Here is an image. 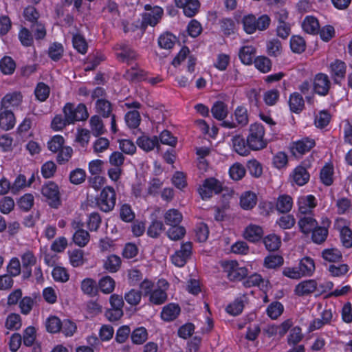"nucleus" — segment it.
I'll list each match as a JSON object with an SVG mask.
<instances>
[{
    "mask_svg": "<svg viewBox=\"0 0 352 352\" xmlns=\"http://www.w3.org/2000/svg\"><path fill=\"white\" fill-rule=\"evenodd\" d=\"M270 21V18L266 14L256 19L254 15L249 14L243 16L241 19L243 29L248 34H252L256 30H266L269 27Z\"/></svg>",
    "mask_w": 352,
    "mask_h": 352,
    "instance_id": "nucleus-1",
    "label": "nucleus"
},
{
    "mask_svg": "<svg viewBox=\"0 0 352 352\" xmlns=\"http://www.w3.org/2000/svg\"><path fill=\"white\" fill-rule=\"evenodd\" d=\"M264 135L265 129L261 124L254 123L250 126L247 143L251 150L258 151L267 146V141L265 139Z\"/></svg>",
    "mask_w": 352,
    "mask_h": 352,
    "instance_id": "nucleus-2",
    "label": "nucleus"
},
{
    "mask_svg": "<svg viewBox=\"0 0 352 352\" xmlns=\"http://www.w3.org/2000/svg\"><path fill=\"white\" fill-rule=\"evenodd\" d=\"M63 113L69 124L85 120L89 116L87 107L83 104H78L75 107L72 103H67L63 107Z\"/></svg>",
    "mask_w": 352,
    "mask_h": 352,
    "instance_id": "nucleus-3",
    "label": "nucleus"
},
{
    "mask_svg": "<svg viewBox=\"0 0 352 352\" xmlns=\"http://www.w3.org/2000/svg\"><path fill=\"white\" fill-rule=\"evenodd\" d=\"M116 195L113 188L106 186L104 188L96 199L98 208L103 212L111 211L116 205Z\"/></svg>",
    "mask_w": 352,
    "mask_h": 352,
    "instance_id": "nucleus-4",
    "label": "nucleus"
},
{
    "mask_svg": "<svg viewBox=\"0 0 352 352\" xmlns=\"http://www.w3.org/2000/svg\"><path fill=\"white\" fill-rule=\"evenodd\" d=\"M350 223L344 218H338L334 223L335 228L340 233V241L344 247H352V230L349 228Z\"/></svg>",
    "mask_w": 352,
    "mask_h": 352,
    "instance_id": "nucleus-5",
    "label": "nucleus"
},
{
    "mask_svg": "<svg viewBox=\"0 0 352 352\" xmlns=\"http://www.w3.org/2000/svg\"><path fill=\"white\" fill-rule=\"evenodd\" d=\"M41 193L51 207L57 208L60 204L59 188L55 183L49 182L44 184L41 188Z\"/></svg>",
    "mask_w": 352,
    "mask_h": 352,
    "instance_id": "nucleus-6",
    "label": "nucleus"
},
{
    "mask_svg": "<svg viewBox=\"0 0 352 352\" xmlns=\"http://www.w3.org/2000/svg\"><path fill=\"white\" fill-rule=\"evenodd\" d=\"M146 12L142 15V25H156L160 21L163 15V10L159 6L152 7L149 4L144 6Z\"/></svg>",
    "mask_w": 352,
    "mask_h": 352,
    "instance_id": "nucleus-7",
    "label": "nucleus"
},
{
    "mask_svg": "<svg viewBox=\"0 0 352 352\" xmlns=\"http://www.w3.org/2000/svg\"><path fill=\"white\" fill-rule=\"evenodd\" d=\"M223 265L228 278L231 280H240L248 274L247 268L240 267L236 261H226Z\"/></svg>",
    "mask_w": 352,
    "mask_h": 352,
    "instance_id": "nucleus-8",
    "label": "nucleus"
},
{
    "mask_svg": "<svg viewBox=\"0 0 352 352\" xmlns=\"http://www.w3.org/2000/svg\"><path fill=\"white\" fill-rule=\"evenodd\" d=\"M192 252V243L186 242L182 244L179 250H177L170 257L172 263L179 267H183L189 258Z\"/></svg>",
    "mask_w": 352,
    "mask_h": 352,
    "instance_id": "nucleus-9",
    "label": "nucleus"
},
{
    "mask_svg": "<svg viewBox=\"0 0 352 352\" xmlns=\"http://www.w3.org/2000/svg\"><path fill=\"white\" fill-rule=\"evenodd\" d=\"M168 287V283L166 280H160L157 283V287L154 289L148 295L149 301L154 305L163 304L167 299L166 291Z\"/></svg>",
    "mask_w": 352,
    "mask_h": 352,
    "instance_id": "nucleus-10",
    "label": "nucleus"
},
{
    "mask_svg": "<svg viewBox=\"0 0 352 352\" xmlns=\"http://www.w3.org/2000/svg\"><path fill=\"white\" fill-rule=\"evenodd\" d=\"M221 191V185L219 182L214 178L205 180L199 188V192L203 199L210 198L212 195L219 193Z\"/></svg>",
    "mask_w": 352,
    "mask_h": 352,
    "instance_id": "nucleus-11",
    "label": "nucleus"
},
{
    "mask_svg": "<svg viewBox=\"0 0 352 352\" xmlns=\"http://www.w3.org/2000/svg\"><path fill=\"white\" fill-rule=\"evenodd\" d=\"M329 76L323 73L316 74L314 78L313 86L314 91L320 96H326L331 87Z\"/></svg>",
    "mask_w": 352,
    "mask_h": 352,
    "instance_id": "nucleus-12",
    "label": "nucleus"
},
{
    "mask_svg": "<svg viewBox=\"0 0 352 352\" xmlns=\"http://www.w3.org/2000/svg\"><path fill=\"white\" fill-rule=\"evenodd\" d=\"M297 204L299 214H311L313 210L317 206V200L314 195H303L298 198Z\"/></svg>",
    "mask_w": 352,
    "mask_h": 352,
    "instance_id": "nucleus-13",
    "label": "nucleus"
},
{
    "mask_svg": "<svg viewBox=\"0 0 352 352\" xmlns=\"http://www.w3.org/2000/svg\"><path fill=\"white\" fill-rule=\"evenodd\" d=\"M309 173L302 166H296L289 175V179L292 185L304 186L309 180Z\"/></svg>",
    "mask_w": 352,
    "mask_h": 352,
    "instance_id": "nucleus-14",
    "label": "nucleus"
},
{
    "mask_svg": "<svg viewBox=\"0 0 352 352\" xmlns=\"http://www.w3.org/2000/svg\"><path fill=\"white\" fill-rule=\"evenodd\" d=\"M315 146V141L308 138L294 142L290 147L291 152L294 156L302 155L309 151Z\"/></svg>",
    "mask_w": 352,
    "mask_h": 352,
    "instance_id": "nucleus-15",
    "label": "nucleus"
},
{
    "mask_svg": "<svg viewBox=\"0 0 352 352\" xmlns=\"http://www.w3.org/2000/svg\"><path fill=\"white\" fill-rule=\"evenodd\" d=\"M22 267L24 269L23 276L29 278L32 275V267L36 265L37 258L32 251L25 250L21 254Z\"/></svg>",
    "mask_w": 352,
    "mask_h": 352,
    "instance_id": "nucleus-16",
    "label": "nucleus"
},
{
    "mask_svg": "<svg viewBox=\"0 0 352 352\" xmlns=\"http://www.w3.org/2000/svg\"><path fill=\"white\" fill-rule=\"evenodd\" d=\"M263 235V228L260 226L253 223L247 226L243 232V238L251 243L259 241L262 239Z\"/></svg>",
    "mask_w": 352,
    "mask_h": 352,
    "instance_id": "nucleus-17",
    "label": "nucleus"
},
{
    "mask_svg": "<svg viewBox=\"0 0 352 352\" xmlns=\"http://www.w3.org/2000/svg\"><path fill=\"white\" fill-rule=\"evenodd\" d=\"M177 7L183 9L184 14L188 17L195 16L200 7L198 0H175Z\"/></svg>",
    "mask_w": 352,
    "mask_h": 352,
    "instance_id": "nucleus-18",
    "label": "nucleus"
},
{
    "mask_svg": "<svg viewBox=\"0 0 352 352\" xmlns=\"http://www.w3.org/2000/svg\"><path fill=\"white\" fill-rule=\"evenodd\" d=\"M16 123L14 113L10 109L4 108L0 110V128L4 131L12 129Z\"/></svg>",
    "mask_w": 352,
    "mask_h": 352,
    "instance_id": "nucleus-19",
    "label": "nucleus"
},
{
    "mask_svg": "<svg viewBox=\"0 0 352 352\" xmlns=\"http://www.w3.org/2000/svg\"><path fill=\"white\" fill-rule=\"evenodd\" d=\"M72 226L74 229H78L73 235V241L74 243L80 247L86 246L90 240V235L89 232L85 230L80 229V225L74 222Z\"/></svg>",
    "mask_w": 352,
    "mask_h": 352,
    "instance_id": "nucleus-20",
    "label": "nucleus"
},
{
    "mask_svg": "<svg viewBox=\"0 0 352 352\" xmlns=\"http://www.w3.org/2000/svg\"><path fill=\"white\" fill-rule=\"evenodd\" d=\"M23 96L19 92L7 94L1 100L2 108L8 109L10 107H18L21 104Z\"/></svg>",
    "mask_w": 352,
    "mask_h": 352,
    "instance_id": "nucleus-21",
    "label": "nucleus"
},
{
    "mask_svg": "<svg viewBox=\"0 0 352 352\" xmlns=\"http://www.w3.org/2000/svg\"><path fill=\"white\" fill-rule=\"evenodd\" d=\"M317 225L316 220L311 214H299L298 226L303 233H310Z\"/></svg>",
    "mask_w": 352,
    "mask_h": 352,
    "instance_id": "nucleus-22",
    "label": "nucleus"
},
{
    "mask_svg": "<svg viewBox=\"0 0 352 352\" xmlns=\"http://www.w3.org/2000/svg\"><path fill=\"white\" fill-rule=\"evenodd\" d=\"M232 148L234 151L241 156H247L250 153V148L247 140L240 136H234L232 139Z\"/></svg>",
    "mask_w": 352,
    "mask_h": 352,
    "instance_id": "nucleus-23",
    "label": "nucleus"
},
{
    "mask_svg": "<svg viewBox=\"0 0 352 352\" xmlns=\"http://www.w3.org/2000/svg\"><path fill=\"white\" fill-rule=\"evenodd\" d=\"M317 287L314 280H304L298 283L295 288V293L298 296L307 295L314 292Z\"/></svg>",
    "mask_w": 352,
    "mask_h": 352,
    "instance_id": "nucleus-24",
    "label": "nucleus"
},
{
    "mask_svg": "<svg viewBox=\"0 0 352 352\" xmlns=\"http://www.w3.org/2000/svg\"><path fill=\"white\" fill-rule=\"evenodd\" d=\"M137 144L140 148L148 152L159 145L158 138L157 136L150 138L143 135L138 138Z\"/></svg>",
    "mask_w": 352,
    "mask_h": 352,
    "instance_id": "nucleus-25",
    "label": "nucleus"
},
{
    "mask_svg": "<svg viewBox=\"0 0 352 352\" xmlns=\"http://www.w3.org/2000/svg\"><path fill=\"white\" fill-rule=\"evenodd\" d=\"M256 54V49L252 45H245L242 47L239 52V56L241 61L245 65L252 64Z\"/></svg>",
    "mask_w": 352,
    "mask_h": 352,
    "instance_id": "nucleus-26",
    "label": "nucleus"
},
{
    "mask_svg": "<svg viewBox=\"0 0 352 352\" xmlns=\"http://www.w3.org/2000/svg\"><path fill=\"white\" fill-rule=\"evenodd\" d=\"M257 203L256 195L251 191L243 192L240 198V205L244 210L253 208Z\"/></svg>",
    "mask_w": 352,
    "mask_h": 352,
    "instance_id": "nucleus-27",
    "label": "nucleus"
},
{
    "mask_svg": "<svg viewBox=\"0 0 352 352\" xmlns=\"http://www.w3.org/2000/svg\"><path fill=\"white\" fill-rule=\"evenodd\" d=\"M179 312L180 308L177 305L170 303L163 308L161 317L165 321H171L177 317Z\"/></svg>",
    "mask_w": 352,
    "mask_h": 352,
    "instance_id": "nucleus-28",
    "label": "nucleus"
},
{
    "mask_svg": "<svg viewBox=\"0 0 352 352\" xmlns=\"http://www.w3.org/2000/svg\"><path fill=\"white\" fill-rule=\"evenodd\" d=\"M90 131L97 137L103 135L106 132L102 120L98 116H94L89 120Z\"/></svg>",
    "mask_w": 352,
    "mask_h": 352,
    "instance_id": "nucleus-29",
    "label": "nucleus"
},
{
    "mask_svg": "<svg viewBox=\"0 0 352 352\" xmlns=\"http://www.w3.org/2000/svg\"><path fill=\"white\" fill-rule=\"evenodd\" d=\"M293 206V199L288 195H280L276 201V209L281 213L289 212Z\"/></svg>",
    "mask_w": 352,
    "mask_h": 352,
    "instance_id": "nucleus-30",
    "label": "nucleus"
},
{
    "mask_svg": "<svg viewBox=\"0 0 352 352\" xmlns=\"http://www.w3.org/2000/svg\"><path fill=\"white\" fill-rule=\"evenodd\" d=\"M303 30L310 34H315L318 32L320 25L316 18L312 16H307L302 23Z\"/></svg>",
    "mask_w": 352,
    "mask_h": 352,
    "instance_id": "nucleus-31",
    "label": "nucleus"
},
{
    "mask_svg": "<svg viewBox=\"0 0 352 352\" xmlns=\"http://www.w3.org/2000/svg\"><path fill=\"white\" fill-rule=\"evenodd\" d=\"M164 219L167 226L179 225L183 217L182 213L176 209L168 210L164 215Z\"/></svg>",
    "mask_w": 352,
    "mask_h": 352,
    "instance_id": "nucleus-32",
    "label": "nucleus"
},
{
    "mask_svg": "<svg viewBox=\"0 0 352 352\" xmlns=\"http://www.w3.org/2000/svg\"><path fill=\"white\" fill-rule=\"evenodd\" d=\"M289 105L292 112L300 113L302 111L305 106L303 98L298 93H293L290 95Z\"/></svg>",
    "mask_w": 352,
    "mask_h": 352,
    "instance_id": "nucleus-33",
    "label": "nucleus"
},
{
    "mask_svg": "<svg viewBox=\"0 0 352 352\" xmlns=\"http://www.w3.org/2000/svg\"><path fill=\"white\" fill-rule=\"evenodd\" d=\"M121 258L120 256L112 254L109 256L104 261V268L109 272L114 273L119 270L121 266Z\"/></svg>",
    "mask_w": 352,
    "mask_h": 352,
    "instance_id": "nucleus-34",
    "label": "nucleus"
},
{
    "mask_svg": "<svg viewBox=\"0 0 352 352\" xmlns=\"http://www.w3.org/2000/svg\"><path fill=\"white\" fill-rule=\"evenodd\" d=\"M243 285L248 287L256 286L263 289L267 287V281L265 280L260 274H254L247 278Z\"/></svg>",
    "mask_w": 352,
    "mask_h": 352,
    "instance_id": "nucleus-35",
    "label": "nucleus"
},
{
    "mask_svg": "<svg viewBox=\"0 0 352 352\" xmlns=\"http://www.w3.org/2000/svg\"><path fill=\"white\" fill-rule=\"evenodd\" d=\"M98 286L102 293L109 294L113 292L116 282L111 276H106L99 280Z\"/></svg>",
    "mask_w": 352,
    "mask_h": 352,
    "instance_id": "nucleus-36",
    "label": "nucleus"
},
{
    "mask_svg": "<svg viewBox=\"0 0 352 352\" xmlns=\"http://www.w3.org/2000/svg\"><path fill=\"white\" fill-rule=\"evenodd\" d=\"M69 263L74 267L81 266L84 263V252L82 250L75 249L68 252Z\"/></svg>",
    "mask_w": 352,
    "mask_h": 352,
    "instance_id": "nucleus-37",
    "label": "nucleus"
},
{
    "mask_svg": "<svg viewBox=\"0 0 352 352\" xmlns=\"http://www.w3.org/2000/svg\"><path fill=\"white\" fill-rule=\"evenodd\" d=\"M16 68L14 60L10 56H4L0 60V69L6 75L12 74Z\"/></svg>",
    "mask_w": 352,
    "mask_h": 352,
    "instance_id": "nucleus-38",
    "label": "nucleus"
},
{
    "mask_svg": "<svg viewBox=\"0 0 352 352\" xmlns=\"http://www.w3.org/2000/svg\"><path fill=\"white\" fill-rule=\"evenodd\" d=\"M298 268L302 272L303 276L311 275L315 270L314 260L309 257L303 258L299 263Z\"/></svg>",
    "mask_w": 352,
    "mask_h": 352,
    "instance_id": "nucleus-39",
    "label": "nucleus"
},
{
    "mask_svg": "<svg viewBox=\"0 0 352 352\" xmlns=\"http://www.w3.org/2000/svg\"><path fill=\"white\" fill-rule=\"evenodd\" d=\"M263 243L267 250L274 251L279 248L281 241L280 238L275 234H270L263 239Z\"/></svg>",
    "mask_w": 352,
    "mask_h": 352,
    "instance_id": "nucleus-40",
    "label": "nucleus"
},
{
    "mask_svg": "<svg viewBox=\"0 0 352 352\" xmlns=\"http://www.w3.org/2000/svg\"><path fill=\"white\" fill-rule=\"evenodd\" d=\"M211 112L216 119L222 120L228 115L227 106L223 102H217L212 106Z\"/></svg>",
    "mask_w": 352,
    "mask_h": 352,
    "instance_id": "nucleus-41",
    "label": "nucleus"
},
{
    "mask_svg": "<svg viewBox=\"0 0 352 352\" xmlns=\"http://www.w3.org/2000/svg\"><path fill=\"white\" fill-rule=\"evenodd\" d=\"M176 42V37L168 32L162 34L158 38V44L160 47L169 50L171 49Z\"/></svg>",
    "mask_w": 352,
    "mask_h": 352,
    "instance_id": "nucleus-42",
    "label": "nucleus"
},
{
    "mask_svg": "<svg viewBox=\"0 0 352 352\" xmlns=\"http://www.w3.org/2000/svg\"><path fill=\"white\" fill-rule=\"evenodd\" d=\"M45 327L49 333H58L61 329V320L55 316H50L45 321Z\"/></svg>",
    "mask_w": 352,
    "mask_h": 352,
    "instance_id": "nucleus-43",
    "label": "nucleus"
},
{
    "mask_svg": "<svg viewBox=\"0 0 352 352\" xmlns=\"http://www.w3.org/2000/svg\"><path fill=\"white\" fill-rule=\"evenodd\" d=\"M284 307L280 302H273L269 305L267 308L266 312L267 316L275 320L278 318L283 312Z\"/></svg>",
    "mask_w": 352,
    "mask_h": 352,
    "instance_id": "nucleus-44",
    "label": "nucleus"
},
{
    "mask_svg": "<svg viewBox=\"0 0 352 352\" xmlns=\"http://www.w3.org/2000/svg\"><path fill=\"white\" fill-rule=\"evenodd\" d=\"M283 264V258L276 254H270L264 259V266L268 269H275Z\"/></svg>",
    "mask_w": 352,
    "mask_h": 352,
    "instance_id": "nucleus-45",
    "label": "nucleus"
},
{
    "mask_svg": "<svg viewBox=\"0 0 352 352\" xmlns=\"http://www.w3.org/2000/svg\"><path fill=\"white\" fill-rule=\"evenodd\" d=\"M233 118L239 124L246 125L248 122V110L245 107H237L234 112Z\"/></svg>",
    "mask_w": 352,
    "mask_h": 352,
    "instance_id": "nucleus-46",
    "label": "nucleus"
},
{
    "mask_svg": "<svg viewBox=\"0 0 352 352\" xmlns=\"http://www.w3.org/2000/svg\"><path fill=\"white\" fill-rule=\"evenodd\" d=\"M220 27L225 35L230 36L236 30L235 22L230 18H223L220 21Z\"/></svg>",
    "mask_w": 352,
    "mask_h": 352,
    "instance_id": "nucleus-47",
    "label": "nucleus"
},
{
    "mask_svg": "<svg viewBox=\"0 0 352 352\" xmlns=\"http://www.w3.org/2000/svg\"><path fill=\"white\" fill-rule=\"evenodd\" d=\"M322 256L327 261L336 262L342 258V253L337 248H329L322 251Z\"/></svg>",
    "mask_w": 352,
    "mask_h": 352,
    "instance_id": "nucleus-48",
    "label": "nucleus"
},
{
    "mask_svg": "<svg viewBox=\"0 0 352 352\" xmlns=\"http://www.w3.org/2000/svg\"><path fill=\"white\" fill-rule=\"evenodd\" d=\"M305 41L299 36H293L290 39V47L294 53H302L305 50Z\"/></svg>",
    "mask_w": 352,
    "mask_h": 352,
    "instance_id": "nucleus-49",
    "label": "nucleus"
},
{
    "mask_svg": "<svg viewBox=\"0 0 352 352\" xmlns=\"http://www.w3.org/2000/svg\"><path fill=\"white\" fill-rule=\"evenodd\" d=\"M5 326L10 330H17L21 327V317L17 314H10L6 318Z\"/></svg>",
    "mask_w": 352,
    "mask_h": 352,
    "instance_id": "nucleus-50",
    "label": "nucleus"
},
{
    "mask_svg": "<svg viewBox=\"0 0 352 352\" xmlns=\"http://www.w3.org/2000/svg\"><path fill=\"white\" fill-rule=\"evenodd\" d=\"M331 72L336 78H343L345 72V63L341 60H336L333 62L330 65Z\"/></svg>",
    "mask_w": 352,
    "mask_h": 352,
    "instance_id": "nucleus-51",
    "label": "nucleus"
},
{
    "mask_svg": "<svg viewBox=\"0 0 352 352\" xmlns=\"http://www.w3.org/2000/svg\"><path fill=\"white\" fill-rule=\"evenodd\" d=\"M140 116L137 110L129 111L125 115V121L130 128H137L140 123Z\"/></svg>",
    "mask_w": 352,
    "mask_h": 352,
    "instance_id": "nucleus-52",
    "label": "nucleus"
},
{
    "mask_svg": "<svg viewBox=\"0 0 352 352\" xmlns=\"http://www.w3.org/2000/svg\"><path fill=\"white\" fill-rule=\"evenodd\" d=\"M267 52L270 56H278L282 52V45L277 39H272L267 43Z\"/></svg>",
    "mask_w": 352,
    "mask_h": 352,
    "instance_id": "nucleus-53",
    "label": "nucleus"
},
{
    "mask_svg": "<svg viewBox=\"0 0 352 352\" xmlns=\"http://www.w3.org/2000/svg\"><path fill=\"white\" fill-rule=\"evenodd\" d=\"M96 109L104 117H108L111 111L110 102L104 99H98L96 102Z\"/></svg>",
    "mask_w": 352,
    "mask_h": 352,
    "instance_id": "nucleus-54",
    "label": "nucleus"
},
{
    "mask_svg": "<svg viewBox=\"0 0 352 352\" xmlns=\"http://www.w3.org/2000/svg\"><path fill=\"white\" fill-rule=\"evenodd\" d=\"M311 232L312 240L316 243H323L328 236V230L325 228L317 227L316 226Z\"/></svg>",
    "mask_w": 352,
    "mask_h": 352,
    "instance_id": "nucleus-55",
    "label": "nucleus"
},
{
    "mask_svg": "<svg viewBox=\"0 0 352 352\" xmlns=\"http://www.w3.org/2000/svg\"><path fill=\"white\" fill-rule=\"evenodd\" d=\"M34 94L38 100L43 102L49 97L50 88L45 83L39 82L35 88Z\"/></svg>",
    "mask_w": 352,
    "mask_h": 352,
    "instance_id": "nucleus-56",
    "label": "nucleus"
},
{
    "mask_svg": "<svg viewBox=\"0 0 352 352\" xmlns=\"http://www.w3.org/2000/svg\"><path fill=\"white\" fill-rule=\"evenodd\" d=\"M109 144L110 142L107 138H99L93 143L94 152L96 155H100V153H102L108 149Z\"/></svg>",
    "mask_w": 352,
    "mask_h": 352,
    "instance_id": "nucleus-57",
    "label": "nucleus"
},
{
    "mask_svg": "<svg viewBox=\"0 0 352 352\" xmlns=\"http://www.w3.org/2000/svg\"><path fill=\"white\" fill-rule=\"evenodd\" d=\"M73 46L80 53L84 54L87 50V43L85 38L80 34H76L73 36Z\"/></svg>",
    "mask_w": 352,
    "mask_h": 352,
    "instance_id": "nucleus-58",
    "label": "nucleus"
},
{
    "mask_svg": "<svg viewBox=\"0 0 352 352\" xmlns=\"http://www.w3.org/2000/svg\"><path fill=\"white\" fill-rule=\"evenodd\" d=\"M230 177L234 180L241 179L245 174V167L240 163H234L229 170Z\"/></svg>",
    "mask_w": 352,
    "mask_h": 352,
    "instance_id": "nucleus-59",
    "label": "nucleus"
},
{
    "mask_svg": "<svg viewBox=\"0 0 352 352\" xmlns=\"http://www.w3.org/2000/svg\"><path fill=\"white\" fill-rule=\"evenodd\" d=\"M147 339V331L144 327L135 329L131 334L132 342L135 344H141Z\"/></svg>",
    "mask_w": 352,
    "mask_h": 352,
    "instance_id": "nucleus-60",
    "label": "nucleus"
},
{
    "mask_svg": "<svg viewBox=\"0 0 352 352\" xmlns=\"http://www.w3.org/2000/svg\"><path fill=\"white\" fill-rule=\"evenodd\" d=\"M141 298V292L134 289H131L124 294L125 300L132 306L138 305L140 302Z\"/></svg>",
    "mask_w": 352,
    "mask_h": 352,
    "instance_id": "nucleus-61",
    "label": "nucleus"
},
{
    "mask_svg": "<svg viewBox=\"0 0 352 352\" xmlns=\"http://www.w3.org/2000/svg\"><path fill=\"white\" fill-rule=\"evenodd\" d=\"M170 226V228L167 231V236L170 239L177 241L184 236L186 232L184 228L179 225Z\"/></svg>",
    "mask_w": 352,
    "mask_h": 352,
    "instance_id": "nucleus-62",
    "label": "nucleus"
},
{
    "mask_svg": "<svg viewBox=\"0 0 352 352\" xmlns=\"http://www.w3.org/2000/svg\"><path fill=\"white\" fill-rule=\"evenodd\" d=\"M255 67L261 72L267 73L271 69L270 60L265 56H258L254 60Z\"/></svg>",
    "mask_w": 352,
    "mask_h": 352,
    "instance_id": "nucleus-63",
    "label": "nucleus"
},
{
    "mask_svg": "<svg viewBox=\"0 0 352 352\" xmlns=\"http://www.w3.org/2000/svg\"><path fill=\"white\" fill-rule=\"evenodd\" d=\"M65 140L63 136L56 135L47 142V147L52 152L56 153L63 147Z\"/></svg>",
    "mask_w": 352,
    "mask_h": 352,
    "instance_id": "nucleus-64",
    "label": "nucleus"
}]
</instances>
